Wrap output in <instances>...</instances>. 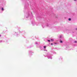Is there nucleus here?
I'll return each mask as SVG.
<instances>
[{
  "mask_svg": "<svg viewBox=\"0 0 77 77\" xmlns=\"http://www.w3.org/2000/svg\"><path fill=\"white\" fill-rule=\"evenodd\" d=\"M2 11H4V8H2Z\"/></svg>",
  "mask_w": 77,
  "mask_h": 77,
  "instance_id": "f257e3e1",
  "label": "nucleus"
},
{
  "mask_svg": "<svg viewBox=\"0 0 77 77\" xmlns=\"http://www.w3.org/2000/svg\"><path fill=\"white\" fill-rule=\"evenodd\" d=\"M51 41L52 42L53 41H54L53 39H51Z\"/></svg>",
  "mask_w": 77,
  "mask_h": 77,
  "instance_id": "f03ea898",
  "label": "nucleus"
},
{
  "mask_svg": "<svg viewBox=\"0 0 77 77\" xmlns=\"http://www.w3.org/2000/svg\"><path fill=\"white\" fill-rule=\"evenodd\" d=\"M71 18H69V21H71Z\"/></svg>",
  "mask_w": 77,
  "mask_h": 77,
  "instance_id": "7ed1b4c3",
  "label": "nucleus"
},
{
  "mask_svg": "<svg viewBox=\"0 0 77 77\" xmlns=\"http://www.w3.org/2000/svg\"><path fill=\"white\" fill-rule=\"evenodd\" d=\"M44 48H46V46H44Z\"/></svg>",
  "mask_w": 77,
  "mask_h": 77,
  "instance_id": "20e7f679",
  "label": "nucleus"
},
{
  "mask_svg": "<svg viewBox=\"0 0 77 77\" xmlns=\"http://www.w3.org/2000/svg\"><path fill=\"white\" fill-rule=\"evenodd\" d=\"M62 42H63L62 41H60V43H62Z\"/></svg>",
  "mask_w": 77,
  "mask_h": 77,
  "instance_id": "39448f33",
  "label": "nucleus"
},
{
  "mask_svg": "<svg viewBox=\"0 0 77 77\" xmlns=\"http://www.w3.org/2000/svg\"><path fill=\"white\" fill-rule=\"evenodd\" d=\"M48 41L49 42H50V40H48Z\"/></svg>",
  "mask_w": 77,
  "mask_h": 77,
  "instance_id": "423d86ee",
  "label": "nucleus"
},
{
  "mask_svg": "<svg viewBox=\"0 0 77 77\" xmlns=\"http://www.w3.org/2000/svg\"><path fill=\"white\" fill-rule=\"evenodd\" d=\"M75 43H77V42L75 41Z\"/></svg>",
  "mask_w": 77,
  "mask_h": 77,
  "instance_id": "0eeeda50",
  "label": "nucleus"
},
{
  "mask_svg": "<svg viewBox=\"0 0 77 77\" xmlns=\"http://www.w3.org/2000/svg\"><path fill=\"white\" fill-rule=\"evenodd\" d=\"M51 45H53V44L52 43H51Z\"/></svg>",
  "mask_w": 77,
  "mask_h": 77,
  "instance_id": "6e6552de",
  "label": "nucleus"
},
{
  "mask_svg": "<svg viewBox=\"0 0 77 77\" xmlns=\"http://www.w3.org/2000/svg\"><path fill=\"white\" fill-rule=\"evenodd\" d=\"M76 30H77V28H76Z\"/></svg>",
  "mask_w": 77,
  "mask_h": 77,
  "instance_id": "1a4fd4ad",
  "label": "nucleus"
},
{
  "mask_svg": "<svg viewBox=\"0 0 77 77\" xmlns=\"http://www.w3.org/2000/svg\"><path fill=\"white\" fill-rule=\"evenodd\" d=\"M74 1H76V0H74Z\"/></svg>",
  "mask_w": 77,
  "mask_h": 77,
  "instance_id": "9d476101",
  "label": "nucleus"
},
{
  "mask_svg": "<svg viewBox=\"0 0 77 77\" xmlns=\"http://www.w3.org/2000/svg\"><path fill=\"white\" fill-rule=\"evenodd\" d=\"M0 37H1V35L0 34Z\"/></svg>",
  "mask_w": 77,
  "mask_h": 77,
  "instance_id": "9b49d317",
  "label": "nucleus"
},
{
  "mask_svg": "<svg viewBox=\"0 0 77 77\" xmlns=\"http://www.w3.org/2000/svg\"><path fill=\"white\" fill-rule=\"evenodd\" d=\"M28 0V1H29V0Z\"/></svg>",
  "mask_w": 77,
  "mask_h": 77,
  "instance_id": "f8f14e48",
  "label": "nucleus"
}]
</instances>
